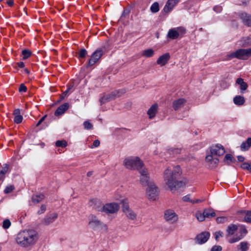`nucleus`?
<instances>
[{
  "label": "nucleus",
  "mask_w": 251,
  "mask_h": 251,
  "mask_svg": "<svg viewBox=\"0 0 251 251\" xmlns=\"http://www.w3.org/2000/svg\"><path fill=\"white\" fill-rule=\"evenodd\" d=\"M180 172L179 166H176L174 167L173 171L167 168L164 173L165 183L173 192L185 185V183L182 181L177 180V177L180 175Z\"/></svg>",
  "instance_id": "nucleus-1"
},
{
  "label": "nucleus",
  "mask_w": 251,
  "mask_h": 251,
  "mask_svg": "<svg viewBox=\"0 0 251 251\" xmlns=\"http://www.w3.org/2000/svg\"><path fill=\"white\" fill-rule=\"evenodd\" d=\"M39 238V234L34 229H25L19 232L15 241L20 247L28 248L35 245Z\"/></svg>",
  "instance_id": "nucleus-2"
},
{
  "label": "nucleus",
  "mask_w": 251,
  "mask_h": 251,
  "mask_svg": "<svg viewBox=\"0 0 251 251\" xmlns=\"http://www.w3.org/2000/svg\"><path fill=\"white\" fill-rule=\"evenodd\" d=\"M124 165L128 169L139 171L143 168L144 164L139 157L130 156L125 159Z\"/></svg>",
  "instance_id": "nucleus-3"
},
{
  "label": "nucleus",
  "mask_w": 251,
  "mask_h": 251,
  "mask_svg": "<svg viewBox=\"0 0 251 251\" xmlns=\"http://www.w3.org/2000/svg\"><path fill=\"white\" fill-rule=\"evenodd\" d=\"M96 209L98 211H101L107 214H113L118 211L119 206L116 203H110L102 207H98Z\"/></svg>",
  "instance_id": "nucleus-4"
},
{
  "label": "nucleus",
  "mask_w": 251,
  "mask_h": 251,
  "mask_svg": "<svg viewBox=\"0 0 251 251\" xmlns=\"http://www.w3.org/2000/svg\"><path fill=\"white\" fill-rule=\"evenodd\" d=\"M104 53V49L100 48L94 51L88 62V67H91L97 63Z\"/></svg>",
  "instance_id": "nucleus-5"
},
{
  "label": "nucleus",
  "mask_w": 251,
  "mask_h": 251,
  "mask_svg": "<svg viewBox=\"0 0 251 251\" xmlns=\"http://www.w3.org/2000/svg\"><path fill=\"white\" fill-rule=\"evenodd\" d=\"M139 172L140 174V183L143 186H149L150 184L153 183L150 181L148 171L146 168H143L140 170Z\"/></svg>",
  "instance_id": "nucleus-6"
},
{
  "label": "nucleus",
  "mask_w": 251,
  "mask_h": 251,
  "mask_svg": "<svg viewBox=\"0 0 251 251\" xmlns=\"http://www.w3.org/2000/svg\"><path fill=\"white\" fill-rule=\"evenodd\" d=\"M158 195V191L154 183L150 184L147 189V195L149 199L154 201Z\"/></svg>",
  "instance_id": "nucleus-7"
},
{
  "label": "nucleus",
  "mask_w": 251,
  "mask_h": 251,
  "mask_svg": "<svg viewBox=\"0 0 251 251\" xmlns=\"http://www.w3.org/2000/svg\"><path fill=\"white\" fill-rule=\"evenodd\" d=\"M90 227L94 229L101 228L103 227H106V225L100 221L96 216L91 215L89 217V222L88 223Z\"/></svg>",
  "instance_id": "nucleus-8"
},
{
  "label": "nucleus",
  "mask_w": 251,
  "mask_h": 251,
  "mask_svg": "<svg viewBox=\"0 0 251 251\" xmlns=\"http://www.w3.org/2000/svg\"><path fill=\"white\" fill-rule=\"evenodd\" d=\"M185 33V29L182 27L174 28L169 30L167 37L171 39H175Z\"/></svg>",
  "instance_id": "nucleus-9"
},
{
  "label": "nucleus",
  "mask_w": 251,
  "mask_h": 251,
  "mask_svg": "<svg viewBox=\"0 0 251 251\" xmlns=\"http://www.w3.org/2000/svg\"><path fill=\"white\" fill-rule=\"evenodd\" d=\"M237 59L246 60L251 56V48L243 49H240L236 50Z\"/></svg>",
  "instance_id": "nucleus-10"
},
{
  "label": "nucleus",
  "mask_w": 251,
  "mask_h": 251,
  "mask_svg": "<svg viewBox=\"0 0 251 251\" xmlns=\"http://www.w3.org/2000/svg\"><path fill=\"white\" fill-rule=\"evenodd\" d=\"M225 152L224 147L220 144L213 146L210 148V154L213 155H222Z\"/></svg>",
  "instance_id": "nucleus-11"
},
{
  "label": "nucleus",
  "mask_w": 251,
  "mask_h": 251,
  "mask_svg": "<svg viewBox=\"0 0 251 251\" xmlns=\"http://www.w3.org/2000/svg\"><path fill=\"white\" fill-rule=\"evenodd\" d=\"M164 218L167 221L171 223L176 222L178 219L177 215L172 210H166L164 213Z\"/></svg>",
  "instance_id": "nucleus-12"
},
{
  "label": "nucleus",
  "mask_w": 251,
  "mask_h": 251,
  "mask_svg": "<svg viewBox=\"0 0 251 251\" xmlns=\"http://www.w3.org/2000/svg\"><path fill=\"white\" fill-rule=\"evenodd\" d=\"M210 236L208 232H203L198 235L195 238L196 242L199 244H202L205 243Z\"/></svg>",
  "instance_id": "nucleus-13"
},
{
  "label": "nucleus",
  "mask_w": 251,
  "mask_h": 251,
  "mask_svg": "<svg viewBox=\"0 0 251 251\" xmlns=\"http://www.w3.org/2000/svg\"><path fill=\"white\" fill-rule=\"evenodd\" d=\"M205 161L210 168H215L219 163V159L214 157L212 155H207L205 157Z\"/></svg>",
  "instance_id": "nucleus-14"
},
{
  "label": "nucleus",
  "mask_w": 251,
  "mask_h": 251,
  "mask_svg": "<svg viewBox=\"0 0 251 251\" xmlns=\"http://www.w3.org/2000/svg\"><path fill=\"white\" fill-rule=\"evenodd\" d=\"M238 16L244 25L251 27V15L245 12H241L238 14Z\"/></svg>",
  "instance_id": "nucleus-15"
},
{
  "label": "nucleus",
  "mask_w": 251,
  "mask_h": 251,
  "mask_svg": "<svg viewBox=\"0 0 251 251\" xmlns=\"http://www.w3.org/2000/svg\"><path fill=\"white\" fill-rule=\"evenodd\" d=\"M179 1L180 0H168L163 8V11L165 13L170 12Z\"/></svg>",
  "instance_id": "nucleus-16"
},
{
  "label": "nucleus",
  "mask_w": 251,
  "mask_h": 251,
  "mask_svg": "<svg viewBox=\"0 0 251 251\" xmlns=\"http://www.w3.org/2000/svg\"><path fill=\"white\" fill-rule=\"evenodd\" d=\"M57 218L56 213H52L46 216L42 220V223L44 225H49L54 222Z\"/></svg>",
  "instance_id": "nucleus-17"
},
{
  "label": "nucleus",
  "mask_w": 251,
  "mask_h": 251,
  "mask_svg": "<svg viewBox=\"0 0 251 251\" xmlns=\"http://www.w3.org/2000/svg\"><path fill=\"white\" fill-rule=\"evenodd\" d=\"M170 58V55L169 53H166L160 56L157 59V64L161 66L165 65Z\"/></svg>",
  "instance_id": "nucleus-18"
},
{
  "label": "nucleus",
  "mask_w": 251,
  "mask_h": 251,
  "mask_svg": "<svg viewBox=\"0 0 251 251\" xmlns=\"http://www.w3.org/2000/svg\"><path fill=\"white\" fill-rule=\"evenodd\" d=\"M186 100L183 98H180L175 100L173 102V107L175 110H177L181 108L186 103Z\"/></svg>",
  "instance_id": "nucleus-19"
},
{
  "label": "nucleus",
  "mask_w": 251,
  "mask_h": 251,
  "mask_svg": "<svg viewBox=\"0 0 251 251\" xmlns=\"http://www.w3.org/2000/svg\"><path fill=\"white\" fill-rule=\"evenodd\" d=\"M69 105L68 103H65L61 105L55 111L54 115L59 116L63 114L69 108Z\"/></svg>",
  "instance_id": "nucleus-20"
},
{
  "label": "nucleus",
  "mask_w": 251,
  "mask_h": 251,
  "mask_svg": "<svg viewBox=\"0 0 251 251\" xmlns=\"http://www.w3.org/2000/svg\"><path fill=\"white\" fill-rule=\"evenodd\" d=\"M238 229V226L236 225L231 224L228 226L226 228V237L233 235L235 232Z\"/></svg>",
  "instance_id": "nucleus-21"
},
{
  "label": "nucleus",
  "mask_w": 251,
  "mask_h": 251,
  "mask_svg": "<svg viewBox=\"0 0 251 251\" xmlns=\"http://www.w3.org/2000/svg\"><path fill=\"white\" fill-rule=\"evenodd\" d=\"M239 214L241 216L244 217L245 222L251 223V211H241L239 212Z\"/></svg>",
  "instance_id": "nucleus-22"
},
{
  "label": "nucleus",
  "mask_w": 251,
  "mask_h": 251,
  "mask_svg": "<svg viewBox=\"0 0 251 251\" xmlns=\"http://www.w3.org/2000/svg\"><path fill=\"white\" fill-rule=\"evenodd\" d=\"M239 45L241 47H246L251 45V37H243L239 41Z\"/></svg>",
  "instance_id": "nucleus-23"
},
{
  "label": "nucleus",
  "mask_w": 251,
  "mask_h": 251,
  "mask_svg": "<svg viewBox=\"0 0 251 251\" xmlns=\"http://www.w3.org/2000/svg\"><path fill=\"white\" fill-rule=\"evenodd\" d=\"M251 147V137H249L240 145V149L242 151H248Z\"/></svg>",
  "instance_id": "nucleus-24"
},
{
  "label": "nucleus",
  "mask_w": 251,
  "mask_h": 251,
  "mask_svg": "<svg viewBox=\"0 0 251 251\" xmlns=\"http://www.w3.org/2000/svg\"><path fill=\"white\" fill-rule=\"evenodd\" d=\"M124 213L125 214L126 217L131 220H134L136 219L137 215L136 213L131 209H125Z\"/></svg>",
  "instance_id": "nucleus-25"
},
{
  "label": "nucleus",
  "mask_w": 251,
  "mask_h": 251,
  "mask_svg": "<svg viewBox=\"0 0 251 251\" xmlns=\"http://www.w3.org/2000/svg\"><path fill=\"white\" fill-rule=\"evenodd\" d=\"M236 82L240 86V88L241 90V93H243L248 88V84L246 82H244L242 78H238L236 79Z\"/></svg>",
  "instance_id": "nucleus-26"
},
{
  "label": "nucleus",
  "mask_w": 251,
  "mask_h": 251,
  "mask_svg": "<svg viewBox=\"0 0 251 251\" xmlns=\"http://www.w3.org/2000/svg\"><path fill=\"white\" fill-rule=\"evenodd\" d=\"M114 100L113 96L112 95V93L111 92L110 94L104 95L101 99L100 100V101L101 104L105 103L107 102L110 101Z\"/></svg>",
  "instance_id": "nucleus-27"
},
{
  "label": "nucleus",
  "mask_w": 251,
  "mask_h": 251,
  "mask_svg": "<svg viewBox=\"0 0 251 251\" xmlns=\"http://www.w3.org/2000/svg\"><path fill=\"white\" fill-rule=\"evenodd\" d=\"M158 105L157 104H153L148 111V114L149 115V118L152 119L153 118L156 113Z\"/></svg>",
  "instance_id": "nucleus-28"
},
{
  "label": "nucleus",
  "mask_w": 251,
  "mask_h": 251,
  "mask_svg": "<svg viewBox=\"0 0 251 251\" xmlns=\"http://www.w3.org/2000/svg\"><path fill=\"white\" fill-rule=\"evenodd\" d=\"M203 212L205 218L214 217L216 216V213L213 209H205Z\"/></svg>",
  "instance_id": "nucleus-29"
},
{
  "label": "nucleus",
  "mask_w": 251,
  "mask_h": 251,
  "mask_svg": "<svg viewBox=\"0 0 251 251\" xmlns=\"http://www.w3.org/2000/svg\"><path fill=\"white\" fill-rule=\"evenodd\" d=\"M233 101L236 105H243L245 102L244 98L241 96H236L233 99Z\"/></svg>",
  "instance_id": "nucleus-30"
},
{
  "label": "nucleus",
  "mask_w": 251,
  "mask_h": 251,
  "mask_svg": "<svg viewBox=\"0 0 251 251\" xmlns=\"http://www.w3.org/2000/svg\"><path fill=\"white\" fill-rule=\"evenodd\" d=\"M45 197L43 194L35 195L32 196V200L34 203H38L44 200Z\"/></svg>",
  "instance_id": "nucleus-31"
},
{
  "label": "nucleus",
  "mask_w": 251,
  "mask_h": 251,
  "mask_svg": "<svg viewBox=\"0 0 251 251\" xmlns=\"http://www.w3.org/2000/svg\"><path fill=\"white\" fill-rule=\"evenodd\" d=\"M142 56L145 57H151L154 55V50L151 49L144 50L142 52Z\"/></svg>",
  "instance_id": "nucleus-32"
},
{
  "label": "nucleus",
  "mask_w": 251,
  "mask_h": 251,
  "mask_svg": "<svg viewBox=\"0 0 251 251\" xmlns=\"http://www.w3.org/2000/svg\"><path fill=\"white\" fill-rule=\"evenodd\" d=\"M112 93L114 99H115L116 98H119L124 94L126 93V90L124 89H120L114 91L112 92Z\"/></svg>",
  "instance_id": "nucleus-33"
},
{
  "label": "nucleus",
  "mask_w": 251,
  "mask_h": 251,
  "mask_svg": "<svg viewBox=\"0 0 251 251\" xmlns=\"http://www.w3.org/2000/svg\"><path fill=\"white\" fill-rule=\"evenodd\" d=\"M233 161L232 155L230 154H227L225 155L224 162L226 164H229L230 162Z\"/></svg>",
  "instance_id": "nucleus-34"
},
{
  "label": "nucleus",
  "mask_w": 251,
  "mask_h": 251,
  "mask_svg": "<svg viewBox=\"0 0 251 251\" xmlns=\"http://www.w3.org/2000/svg\"><path fill=\"white\" fill-rule=\"evenodd\" d=\"M159 10V4L157 2H154L151 7V10L153 13H156Z\"/></svg>",
  "instance_id": "nucleus-35"
},
{
  "label": "nucleus",
  "mask_w": 251,
  "mask_h": 251,
  "mask_svg": "<svg viewBox=\"0 0 251 251\" xmlns=\"http://www.w3.org/2000/svg\"><path fill=\"white\" fill-rule=\"evenodd\" d=\"M78 55L77 57L79 58H84L87 53V51L85 49H81L79 50V51L78 52Z\"/></svg>",
  "instance_id": "nucleus-36"
},
{
  "label": "nucleus",
  "mask_w": 251,
  "mask_h": 251,
  "mask_svg": "<svg viewBox=\"0 0 251 251\" xmlns=\"http://www.w3.org/2000/svg\"><path fill=\"white\" fill-rule=\"evenodd\" d=\"M31 54V51L29 50H24L22 51V55H23V59H26Z\"/></svg>",
  "instance_id": "nucleus-37"
},
{
  "label": "nucleus",
  "mask_w": 251,
  "mask_h": 251,
  "mask_svg": "<svg viewBox=\"0 0 251 251\" xmlns=\"http://www.w3.org/2000/svg\"><path fill=\"white\" fill-rule=\"evenodd\" d=\"M55 145L57 147H60L62 148H65L67 145V143L65 140H58L55 143Z\"/></svg>",
  "instance_id": "nucleus-38"
},
{
  "label": "nucleus",
  "mask_w": 251,
  "mask_h": 251,
  "mask_svg": "<svg viewBox=\"0 0 251 251\" xmlns=\"http://www.w3.org/2000/svg\"><path fill=\"white\" fill-rule=\"evenodd\" d=\"M238 229L240 231V235H245L247 233V230L246 229L245 226L243 225H238Z\"/></svg>",
  "instance_id": "nucleus-39"
},
{
  "label": "nucleus",
  "mask_w": 251,
  "mask_h": 251,
  "mask_svg": "<svg viewBox=\"0 0 251 251\" xmlns=\"http://www.w3.org/2000/svg\"><path fill=\"white\" fill-rule=\"evenodd\" d=\"M196 216L198 220L201 222L203 221L205 218L204 212H203V213H201L200 212H198L196 214Z\"/></svg>",
  "instance_id": "nucleus-40"
},
{
  "label": "nucleus",
  "mask_w": 251,
  "mask_h": 251,
  "mask_svg": "<svg viewBox=\"0 0 251 251\" xmlns=\"http://www.w3.org/2000/svg\"><path fill=\"white\" fill-rule=\"evenodd\" d=\"M239 246L240 247V250L242 251H247L249 249L248 244L246 242L240 243Z\"/></svg>",
  "instance_id": "nucleus-41"
},
{
  "label": "nucleus",
  "mask_w": 251,
  "mask_h": 251,
  "mask_svg": "<svg viewBox=\"0 0 251 251\" xmlns=\"http://www.w3.org/2000/svg\"><path fill=\"white\" fill-rule=\"evenodd\" d=\"M84 128L87 130L93 129V126L89 121H86L83 123Z\"/></svg>",
  "instance_id": "nucleus-42"
},
{
  "label": "nucleus",
  "mask_w": 251,
  "mask_h": 251,
  "mask_svg": "<svg viewBox=\"0 0 251 251\" xmlns=\"http://www.w3.org/2000/svg\"><path fill=\"white\" fill-rule=\"evenodd\" d=\"M244 237V235H240L239 236L234 237L228 240L229 243H234L236 242H238L240 240H241L243 237Z\"/></svg>",
  "instance_id": "nucleus-43"
},
{
  "label": "nucleus",
  "mask_w": 251,
  "mask_h": 251,
  "mask_svg": "<svg viewBox=\"0 0 251 251\" xmlns=\"http://www.w3.org/2000/svg\"><path fill=\"white\" fill-rule=\"evenodd\" d=\"M241 167L243 169L247 170L250 171L251 172V163L249 164L248 163L245 162L241 164Z\"/></svg>",
  "instance_id": "nucleus-44"
},
{
  "label": "nucleus",
  "mask_w": 251,
  "mask_h": 251,
  "mask_svg": "<svg viewBox=\"0 0 251 251\" xmlns=\"http://www.w3.org/2000/svg\"><path fill=\"white\" fill-rule=\"evenodd\" d=\"M234 58H237L236 50L235 51L232 52L229 54H227L226 59L231 60Z\"/></svg>",
  "instance_id": "nucleus-45"
},
{
  "label": "nucleus",
  "mask_w": 251,
  "mask_h": 251,
  "mask_svg": "<svg viewBox=\"0 0 251 251\" xmlns=\"http://www.w3.org/2000/svg\"><path fill=\"white\" fill-rule=\"evenodd\" d=\"M121 203L123 205V211L124 212V210L126 209H130V208L129 207L128 203L126 200H123L121 201Z\"/></svg>",
  "instance_id": "nucleus-46"
},
{
  "label": "nucleus",
  "mask_w": 251,
  "mask_h": 251,
  "mask_svg": "<svg viewBox=\"0 0 251 251\" xmlns=\"http://www.w3.org/2000/svg\"><path fill=\"white\" fill-rule=\"evenodd\" d=\"M15 187L14 185H7L4 190V192L5 194H8L11 192L14 189Z\"/></svg>",
  "instance_id": "nucleus-47"
},
{
  "label": "nucleus",
  "mask_w": 251,
  "mask_h": 251,
  "mask_svg": "<svg viewBox=\"0 0 251 251\" xmlns=\"http://www.w3.org/2000/svg\"><path fill=\"white\" fill-rule=\"evenodd\" d=\"M11 226V222L8 219H5L3 221L2 227L4 229L8 228Z\"/></svg>",
  "instance_id": "nucleus-48"
},
{
  "label": "nucleus",
  "mask_w": 251,
  "mask_h": 251,
  "mask_svg": "<svg viewBox=\"0 0 251 251\" xmlns=\"http://www.w3.org/2000/svg\"><path fill=\"white\" fill-rule=\"evenodd\" d=\"M9 169V166L7 164H5L3 165L2 167V170L0 171V173L2 174L4 176H5V174L7 172Z\"/></svg>",
  "instance_id": "nucleus-49"
},
{
  "label": "nucleus",
  "mask_w": 251,
  "mask_h": 251,
  "mask_svg": "<svg viewBox=\"0 0 251 251\" xmlns=\"http://www.w3.org/2000/svg\"><path fill=\"white\" fill-rule=\"evenodd\" d=\"M14 122L17 124L21 123L23 121V116L20 115H16L14 118Z\"/></svg>",
  "instance_id": "nucleus-50"
},
{
  "label": "nucleus",
  "mask_w": 251,
  "mask_h": 251,
  "mask_svg": "<svg viewBox=\"0 0 251 251\" xmlns=\"http://www.w3.org/2000/svg\"><path fill=\"white\" fill-rule=\"evenodd\" d=\"M227 221V218L225 217H218L216 219V221L218 223H223Z\"/></svg>",
  "instance_id": "nucleus-51"
},
{
  "label": "nucleus",
  "mask_w": 251,
  "mask_h": 251,
  "mask_svg": "<svg viewBox=\"0 0 251 251\" xmlns=\"http://www.w3.org/2000/svg\"><path fill=\"white\" fill-rule=\"evenodd\" d=\"M180 149H171L169 150V151L170 153L173 154H179L180 153Z\"/></svg>",
  "instance_id": "nucleus-52"
},
{
  "label": "nucleus",
  "mask_w": 251,
  "mask_h": 251,
  "mask_svg": "<svg viewBox=\"0 0 251 251\" xmlns=\"http://www.w3.org/2000/svg\"><path fill=\"white\" fill-rule=\"evenodd\" d=\"M223 234H224L223 232L221 231L216 232L215 233V239L216 240H218L220 237H222L223 236Z\"/></svg>",
  "instance_id": "nucleus-53"
},
{
  "label": "nucleus",
  "mask_w": 251,
  "mask_h": 251,
  "mask_svg": "<svg viewBox=\"0 0 251 251\" xmlns=\"http://www.w3.org/2000/svg\"><path fill=\"white\" fill-rule=\"evenodd\" d=\"M27 90V88L26 87L24 84H21L20 86V87L19 88V92H26Z\"/></svg>",
  "instance_id": "nucleus-54"
},
{
  "label": "nucleus",
  "mask_w": 251,
  "mask_h": 251,
  "mask_svg": "<svg viewBox=\"0 0 251 251\" xmlns=\"http://www.w3.org/2000/svg\"><path fill=\"white\" fill-rule=\"evenodd\" d=\"M73 87V85H70L68 87L67 89L63 93L62 97H64L66 96L68 93L70 91V90L72 89Z\"/></svg>",
  "instance_id": "nucleus-55"
},
{
  "label": "nucleus",
  "mask_w": 251,
  "mask_h": 251,
  "mask_svg": "<svg viewBox=\"0 0 251 251\" xmlns=\"http://www.w3.org/2000/svg\"><path fill=\"white\" fill-rule=\"evenodd\" d=\"M222 248L220 246H213L211 249V251H221Z\"/></svg>",
  "instance_id": "nucleus-56"
},
{
  "label": "nucleus",
  "mask_w": 251,
  "mask_h": 251,
  "mask_svg": "<svg viewBox=\"0 0 251 251\" xmlns=\"http://www.w3.org/2000/svg\"><path fill=\"white\" fill-rule=\"evenodd\" d=\"M46 206L44 205H42L40 207V209L38 211L37 213L38 214H41L44 213L45 211H46Z\"/></svg>",
  "instance_id": "nucleus-57"
},
{
  "label": "nucleus",
  "mask_w": 251,
  "mask_h": 251,
  "mask_svg": "<svg viewBox=\"0 0 251 251\" xmlns=\"http://www.w3.org/2000/svg\"><path fill=\"white\" fill-rule=\"evenodd\" d=\"M100 142L99 140H96L94 141L93 145L91 147V148L98 147L100 146Z\"/></svg>",
  "instance_id": "nucleus-58"
},
{
  "label": "nucleus",
  "mask_w": 251,
  "mask_h": 251,
  "mask_svg": "<svg viewBox=\"0 0 251 251\" xmlns=\"http://www.w3.org/2000/svg\"><path fill=\"white\" fill-rule=\"evenodd\" d=\"M182 200L184 201H189L190 202H191V201H192V200L190 199V195H189L184 196L182 198Z\"/></svg>",
  "instance_id": "nucleus-59"
},
{
  "label": "nucleus",
  "mask_w": 251,
  "mask_h": 251,
  "mask_svg": "<svg viewBox=\"0 0 251 251\" xmlns=\"http://www.w3.org/2000/svg\"><path fill=\"white\" fill-rule=\"evenodd\" d=\"M213 10L216 12H220L222 10V7L221 6H215Z\"/></svg>",
  "instance_id": "nucleus-60"
},
{
  "label": "nucleus",
  "mask_w": 251,
  "mask_h": 251,
  "mask_svg": "<svg viewBox=\"0 0 251 251\" xmlns=\"http://www.w3.org/2000/svg\"><path fill=\"white\" fill-rule=\"evenodd\" d=\"M46 116H47L45 115L40 119V120L38 122V123L36 125V126H38L39 125H41V124L45 120Z\"/></svg>",
  "instance_id": "nucleus-61"
},
{
  "label": "nucleus",
  "mask_w": 251,
  "mask_h": 251,
  "mask_svg": "<svg viewBox=\"0 0 251 251\" xmlns=\"http://www.w3.org/2000/svg\"><path fill=\"white\" fill-rule=\"evenodd\" d=\"M17 65L19 67L21 68H23L25 66V64L24 62H18L17 63Z\"/></svg>",
  "instance_id": "nucleus-62"
},
{
  "label": "nucleus",
  "mask_w": 251,
  "mask_h": 251,
  "mask_svg": "<svg viewBox=\"0 0 251 251\" xmlns=\"http://www.w3.org/2000/svg\"><path fill=\"white\" fill-rule=\"evenodd\" d=\"M14 114L16 115H20V110L19 109H16L14 111Z\"/></svg>",
  "instance_id": "nucleus-63"
},
{
  "label": "nucleus",
  "mask_w": 251,
  "mask_h": 251,
  "mask_svg": "<svg viewBox=\"0 0 251 251\" xmlns=\"http://www.w3.org/2000/svg\"><path fill=\"white\" fill-rule=\"evenodd\" d=\"M237 158L240 162H243L245 160L244 157L242 156H238Z\"/></svg>",
  "instance_id": "nucleus-64"
}]
</instances>
